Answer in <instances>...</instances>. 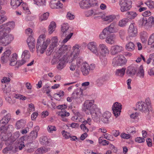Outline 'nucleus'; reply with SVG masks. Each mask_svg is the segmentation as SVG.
<instances>
[{
	"label": "nucleus",
	"mask_w": 154,
	"mask_h": 154,
	"mask_svg": "<svg viewBox=\"0 0 154 154\" xmlns=\"http://www.w3.org/2000/svg\"><path fill=\"white\" fill-rule=\"evenodd\" d=\"M71 48V46L70 45H63L56 52V53L60 55V57L62 56H63L64 55H65V54Z\"/></svg>",
	"instance_id": "9d476101"
},
{
	"label": "nucleus",
	"mask_w": 154,
	"mask_h": 154,
	"mask_svg": "<svg viewBox=\"0 0 154 154\" xmlns=\"http://www.w3.org/2000/svg\"><path fill=\"white\" fill-rule=\"evenodd\" d=\"M9 59V56H7L4 55L1 57V61L3 63H6Z\"/></svg>",
	"instance_id": "69168bd1"
},
{
	"label": "nucleus",
	"mask_w": 154,
	"mask_h": 154,
	"mask_svg": "<svg viewBox=\"0 0 154 154\" xmlns=\"http://www.w3.org/2000/svg\"><path fill=\"white\" fill-rule=\"evenodd\" d=\"M59 115L61 116L62 117L65 116H68L69 115V113L66 112L65 109H63L59 113Z\"/></svg>",
	"instance_id": "603ef678"
},
{
	"label": "nucleus",
	"mask_w": 154,
	"mask_h": 154,
	"mask_svg": "<svg viewBox=\"0 0 154 154\" xmlns=\"http://www.w3.org/2000/svg\"><path fill=\"white\" fill-rule=\"evenodd\" d=\"M99 47L100 49V52L101 55H102L103 56H105L106 54L109 53V50L107 47L104 44H100Z\"/></svg>",
	"instance_id": "aec40b11"
},
{
	"label": "nucleus",
	"mask_w": 154,
	"mask_h": 154,
	"mask_svg": "<svg viewBox=\"0 0 154 154\" xmlns=\"http://www.w3.org/2000/svg\"><path fill=\"white\" fill-rule=\"evenodd\" d=\"M26 61L24 60H18L16 62V66L15 67L16 68L18 69L20 66H21L24 64L26 63Z\"/></svg>",
	"instance_id": "864d4df0"
},
{
	"label": "nucleus",
	"mask_w": 154,
	"mask_h": 154,
	"mask_svg": "<svg viewBox=\"0 0 154 154\" xmlns=\"http://www.w3.org/2000/svg\"><path fill=\"white\" fill-rule=\"evenodd\" d=\"M34 3L38 6L45 5V0H34Z\"/></svg>",
	"instance_id": "3c124183"
},
{
	"label": "nucleus",
	"mask_w": 154,
	"mask_h": 154,
	"mask_svg": "<svg viewBox=\"0 0 154 154\" xmlns=\"http://www.w3.org/2000/svg\"><path fill=\"white\" fill-rule=\"evenodd\" d=\"M81 46L76 44L72 48L73 51L67 57L65 55L59 59V63L57 66L58 69H61L63 68L64 64L66 62L69 63L72 62L78 57L80 52L79 48Z\"/></svg>",
	"instance_id": "f03ea898"
},
{
	"label": "nucleus",
	"mask_w": 154,
	"mask_h": 154,
	"mask_svg": "<svg viewBox=\"0 0 154 154\" xmlns=\"http://www.w3.org/2000/svg\"><path fill=\"white\" fill-rule=\"evenodd\" d=\"M97 4V2L96 0H83L79 3L81 8L83 9L96 6Z\"/></svg>",
	"instance_id": "0eeeda50"
},
{
	"label": "nucleus",
	"mask_w": 154,
	"mask_h": 154,
	"mask_svg": "<svg viewBox=\"0 0 154 154\" xmlns=\"http://www.w3.org/2000/svg\"><path fill=\"white\" fill-rule=\"evenodd\" d=\"M57 1L55 0H53L50 2V6L52 9H58L57 6Z\"/></svg>",
	"instance_id": "49530a36"
},
{
	"label": "nucleus",
	"mask_w": 154,
	"mask_h": 154,
	"mask_svg": "<svg viewBox=\"0 0 154 154\" xmlns=\"http://www.w3.org/2000/svg\"><path fill=\"white\" fill-rule=\"evenodd\" d=\"M125 48L127 50L132 51L135 49V45L133 42H130L126 43Z\"/></svg>",
	"instance_id": "cd10ccee"
},
{
	"label": "nucleus",
	"mask_w": 154,
	"mask_h": 154,
	"mask_svg": "<svg viewBox=\"0 0 154 154\" xmlns=\"http://www.w3.org/2000/svg\"><path fill=\"white\" fill-rule=\"evenodd\" d=\"M153 43H154V33L150 36L148 39V45H151Z\"/></svg>",
	"instance_id": "4d7b16f0"
},
{
	"label": "nucleus",
	"mask_w": 154,
	"mask_h": 154,
	"mask_svg": "<svg viewBox=\"0 0 154 154\" xmlns=\"http://www.w3.org/2000/svg\"><path fill=\"white\" fill-rule=\"evenodd\" d=\"M94 13V11L93 10H91L86 11L85 14L86 17H89L91 16Z\"/></svg>",
	"instance_id": "774afa93"
},
{
	"label": "nucleus",
	"mask_w": 154,
	"mask_h": 154,
	"mask_svg": "<svg viewBox=\"0 0 154 154\" xmlns=\"http://www.w3.org/2000/svg\"><path fill=\"white\" fill-rule=\"evenodd\" d=\"M126 68L125 67L122 68L121 69H117L116 71V75L117 76H119L122 77L125 74Z\"/></svg>",
	"instance_id": "473e14b6"
},
{
	"label": "nucleus",
	"mask_w": 154,
	"mask_h": 154,
	"mask_svg": "<svg viewBox=\"0 0 154 154\" xmlns=\"http://www.w3.org/2000/svg\"><path fill=\"white\" fill-rule=\"evenodd\" d=\"M135 128L134 127H130L127 130V133L128 134H134L136 133Z\"/></svg>",
	"instance_id": "0e129e2a"
},
{
	"label": "nucleus",
	"mask_w": 154,
	"mask_h": 154,
	"mask_svg": "<svg viewBox=\"0 0 154 154\" xmlns=\"http://www.w3.org/2000/svg\"><path fill=\"white\" fill-rule=\"evenodd\" d=\"M57 47L55 45H50L48 46V48L46 51V54L47 55L49 56L52 54L54 51V50Z\"/></svg>",
	"instance_id": "c756f323"
},
{
	"label": "nucleus",
	"mask_w": 154,
	"mask_h": 154,
	"mask_svg": "<svg viewBox=\"0 0 154 154\" xmlns=\"http://www.w3.org/2000/svg\"><path fill=\"white\" fill-rule=\"evenodd\" d=\"M99 143L100 144H102L103 146L107 145L109 144V142L107 140H103L102 138L100 137L99 138Z\"/></svg>",
	"instance_id": "8fccbe9b"
},
{
	"label": "nucleus",
	"mask_w": 154,
	"mask_h": 154,
	"mask_svg": "<svg viewBox=\"0 0 154 154\" xmlns=\"http://www.w3.org/2000/svg\"><path fill=\"white\" fill-rule=\"evenodd\" d=\"M22 3V0H11V5L13 9H15Z\"/></svg>",
	"instance_id": "393cba45"
},
{
	"label": "nucleus",
	"mask_w": 154,
	"mask_h": 154,
	"mask_svg": "<svg viewBox=\"0 0 154 154\" xmlns=\"http://www.w3.org/2000/svg\"><path fill=\"white\" fill-rule=\"evenodd\" d=\"M88 64L87 63L84 64L81 67V71L84 75H87L90 71Z\"/></svg>",
	"instance_id": "b1692460"
},
{
	"label": "nucleus",
	"mask_w": 154,
	"mask_h": 154,
	"mask_svg": "<svg viewBox=\"0 0 154 154\" xmlns=\"http://www.w3.org/2000/svg\"><path fill=\"white\" fill-rule=\"evenodd\" d=\"M138 24L140 27H143L147 29H149L147 23V20L146 17H143L139 20Z\"/></svg>",
	"instance_id": "4be33fe9"
},
{
	"label": "nucleus",
	"mask_w": 154,
	"mask_h": 154,
	"mask_svg": "<svg viewBox=\"0 0 154 154\" xmlns=\"http://www.w3.org/2000/svg\"><path fill=\"white\" fill-rule=\"evenodd\" d=\"M60 55L55 53L54 54L53 59L51 61V63L52 65H54L58 62V60L59 61V59L60 58ZM58 62L59 63V61Z\"/></svg>",
	"instance_id": "e433bc0d"
},
{
	"label": "nucleus",
	"mask_w": 154,
	"mask_h": 154,
	"mask_svg": "<svg viewBox=\"0 0 154 154\" xmlns=\"http://www.w3.org/2000/svg\"><path fill=\"white\" fill-rule=\"evenodd\" d=\"M147 23L149 29L150 28L153 24H154V18L152 17H150L147 20Z\"/></svg>",
	"instance_id": "de8ad7c7"
},
{
	"label": "nucleus",
	"mask_w": 154,
	"mask_h": 154,
	"mask_svg": "<svg viewBox=\"0 0 154 154\" xmlns=\"http://www.w3.org/2000/svg\"><path fill=\"white\" fill-rule=\"evenodd\" d=\"M128 34L130 36L134 37L137 35V30L134 23H131L129 26L128 30Z\"/></svg>",
	"instance_id": "ddd939ff"
},
{
	"label": "nucleus",
	"mask_w": 154,
	"mask_h": 154,
	"mask_svg": "<svg viewBox=\"0 0 154 154\" xmlns=\"http://www.w3.org/2000/svg\"><path fill=\"white\" fill-rule=\"evenodd\" d=\"M118 26L116 22H113L110 25L105 29H106L109 34L117 32L118 31Z\"/></svg>",
	"instance_id": "2eb2a0df"
},
{
	"label": "nucleus",
	"mask_w": 154,
	"mask_h": 154,
	"mask_svg": "<svg viewBox=\"0 0 154 154\" xmlns=\"http://www.w3.org/2000/svg\"><path fill=\"white\" fill-rule=\"evenodd\" d=\"M63 136L64 137L65 139H69L71 137V134L70 133L63 130L61 132Z\"/></svg>",
	"instance_id": "6e6d98bb"
},
{
	"label": "nucleus",
	"mask_w": 154,
	"mask_h": 154,
	"mask_svg": "<svg viewBox=\"0 0 154 154\" xmlns=\"http://www.w3.org/2000/svg\"><path fill=\"white\" fill-rule=\"evenodd\" d=\"M27 42L30 49L33 51V49H35V39L32 36H29L27 39Z\"/></svg>",
	"instance_id": "6ab92c4d"
},
{
	"label": "nucleus",
	"mask_w": 154,
	"mask_h": 154,
	"mask_svg": "<svg viewBox=\"0 0 154 154\" xmlns=\"http://www.w3.org/2000/svg\"><path fill=\"white\" fill-rule=\"evenodd\" d=\"M126 60L124 56L120 55L115 58L113 60L112 64L114 66H122L126 62Z\"/></svg>",
	"instance_id": "6e6552de"
},
{
	"label": "nucleus",
	"mask_w": 154,
	"mask_h": 154,
	"mask_svg": "<svg viewBox=\"0 0 154 154\" xmlns=\"http://www.w3.org/2000/svg\"><path fill=\"white\" fill-rule=\"evenodd\" d=\"M115 18V16L113 15H109L105 17L103 19L104 21L110 23Z\"/></svg>",
	"instance_id": "79ce46f5"
},
{
	"label": "nucleus",
	"mask_w": 154,
	"mask_h": 154,
	"mask_svg": "<svg viewBox=\"0 0 154 154\" xmlns=\"http://www.w3.org/2000/svg\"><path fill=\"white\" fill-rule=\"evenodd\" d=\"M116 36L114 34L110 35L108 36L106 38V42L110 44H113L114 43Z\"/></svg>",
	"instance_id": "a878e982"
},
{
	"label": "nucleus",
	"mask_w": 154,
	"mask_h": 154,
	"mask_svg": "<svg viewBox=\"0 0 154 154\" xmlns=\"http://www.w3.org/2000/svg\"><path fill=\"white\" fill-rule=\"evenodd\" d=\"M10 143H9V145H11L15 141L16 139L19 137V134L18 132H16L14 133L13 135L10 136Z\"/></svg>",
	"instance_id": "c85d7f7f"
},
{
	"label": "nucleus",
	"mask_w": 154,
	"mask_h": 154,
	"mask_svg": "<svg viewBox=\"0 0 154 154\" xmlns=\"http://www.w3.org/2000/svg\"><path fill=\"white\" fill-rule=\"evenodd\" d=\"M49 16V13L48 12H46L40 16L39 19L42 21L43 20H46Z\"/></svg>",
	"instance_id": "5fc2aeb1"
},
{
	"label": "nucleus",
	"mask_w": 154,
	"mask_h": 154,
	"mask_svg": "<svg viewBox=\"0 0 154 154\" xmlns=\"http://www.w3.org/2000/svg\"><path fill=\"white\" fill-rule=\"evenodd\" d=\"M29 135L32 138H33V139L35 140L37 137L38 134L37 132L32 131Z\"/></svg>",
	"instance_id": "e2e57ef3"
},
{
	"label": "nucleus",
	"mask_w": 154,
	"mask_h": 154,
	"mask_svg": "<svg viewBox=\"0 0 154 154\" xmlns=\"http://www.w3.org/2000/svg\"><path fill=\"white\" fill-rule=\"evenodd\" d=\"M138 70V66L137 65L131 66L128 67L126 73L129 76L134 75L137 72Z\"/></svg>",
	"instance_id": "f3484780"
},
{
	"label": "nucleus",
	"mask_w": 154,
	"mask_h": 154,
	"mask_svg": "<svg viewBox=\"0 0 154 154\" xmlns=\"http://www.w3.org/2000/svg\"><path fill=\"white\" fill-rule=\"evenodd\" d=\"M49 150V149H47L45 147H41L37 149L36 152L39 154H41L43 153H45Z\"/></svg>",
	"instance_id": "a19ab883"
},
{
	"label": "nucleus",
	"mask_w": 154,
	"mask_h": 154,
	"mask_svg": "<svg viewBox=\"0 0 154 154\" xmlns=\"http://www.w3.org/2000/svg\"><path fill=\"white\" fill-rule=\"evenodd\" d=\"M91 113L90 114L91 115L92 118L94 120H99L100 117L102 116V113L100 111V109L97 107L94 110V111Z\"/></svg>",
	"instance_id": "4468645a"
},
{
	"label": "nucleus",
	"mask_w": 154,
	"mask_h": 154,
	"mask_svg": "<svg viewBox=\"0 0 154 154\" xmlns=\"http://www.w3.org/2000/svg\"><path fill=\"white\" fill-rule=\"evenodd\" d=\"M69 26L67 23H64L61 26L60 36L62 38L66 37L63 40V42H66L69 39L73 34V32H71L69 29Z\"/></svg>",
	"instance_id": "7ed1b4c3"
},
{
	"label": "nucleus",
	"mask_w": 154,
	"mask_h": 154,
	"mask_svg": "<svg viewBox=\"0 0 154 154\" xmlns=\"http://www.w3.org/2000/svg\"><path fill=\"white\" fill-rule=\"evenodd\" d=\"M71 48V46L70 45H63L56 52V53L60 55V57L62 56H63L64 55H65V54Z\"/></svg>",
	"instance_id": "9b49d317"
},
{
	"label": "nucleus",
	"mask_w": 154,
	"mask_h": 154,
	"mask_svg": "<svg viewBox=\"0 0 154 154\" xmlns=\"http://www.w3.org/2000/svg\"><path fill=\"white\" fill-rule=\"evenodd\" d=\"M41 144L43 145H48L49 143L48 138L46 136H42L40 137L39 140Z\"/></svg>",
	"instance_id": "58836bf2"
},
{
	"label": "nucleus",
	"mask_w": 154,
	"mask_h": 154,
	"mask_svg": "<svg viewBox=\"0 0 154 154\" xmlns=\"http://www.w3.org/2000/svg\"><path fill=\"white\" fill-rule=\"evenodd\" d=\"M58 40L57 36L53 37L51 39V45H54L55 46L57 47L58 45Z\"/></svg>",
	"instance_id": "37998d69"
},
{
	"label": "nucleus",
	"mask_w": 154,
	"mask_h": 154,
	"mask_svg": "<svg viewBox=\"0 0 154 154\" xmlns=\"http://www.w3.org/2000/svg\"><path fill=\"white\" fill-rule=\"evenodd\" d=\"M11 25L14 26V22H11L6 24H2L0 26V45L6 46L14 39V36L9 34L11 29L8 26Z\"/></svg>",
	"instance_id": "f257e3e1"
},
{
	"label": "nucleus",
	"mask_w": 154,
	"mask_h": 154,
	"mask_svg": "<svg viewBox=\"0 0 154 154\" xmlns=\"http://www.w3.org/2000/svg\"><path fill=\"white\" fill-rule=\"evenodd\" d=\"M21 7L23 9V10L25 11V13L27 14H29L30 13V11H29L28 8L27 7L26 5L23 3L21 6Z\"/></svg>",
	"instance_id": "09e8293b"
},
{
	"label": "nucleus",
	"mask_w": 154,
	"mask_h": 154,
	"mask_svg": "<svg viewBox=\"0 0 154 154\" xmlns=\"http://www.w3.org/2000/svg\"><path fill=\"white\" fill-rule=\"evenodd\" d=\"M24 143H26L25 144V148L26 149L34 147L33 143L28 142L26 141H24Z\"/></svg>",
	"instance_id": "680f3d73"
},
{
	"label": "nucleus",
	"mask_w": 154,
	"mask_h": 154,
	"mask_svg": "<svg viewBox=\"0 0 154 154\" xmlns=\"http://www.w3.org/2000/svg\"><path fill=\"white\" fill-rule=\"evenodd\" d=\"M128 17L131 19H134L137 16V14L135 12H127L126 14Z\"/></svg>",
	"instance_id": "4c0bfd02"
},
{
	"label": "nucleus",
	"mask_w": 154,
	"mask_h": 154,
	"mask_svg": "<svg viewBox=\"0 0 154 154\" xmlns=\"http://www.w3.org/2000/svg\"><path fill=\"white\" fill-rule=\"evenodd\" d=\"M122 105L121 103L116 102L114 104L112 107L113 113L116 117L120 115L121 112Z\"/></svg>",
	"instance_id": "f8f14e48"
},
{
	"label": "nucleus",
	"mask_w": 154,
	"mask_h": 154,
	"mask_svg": "<svg viewBox=\"0 0 154 154\" xmlns=\"http://www.w3.org/2000/svg\"><path fill=\"white\" fill-rule=\"evenodd\" d=\"M107 29H104L102 33L99 36L100 39H103L105 38L109 34Z\"/></svg>",
	"instance_id": "ea45409f"
},
{
	"label": "nucleus",
	"mask_w": 154,
	"mask_h": 154,
	"mask_svg": "<svg viewBox=\"0 0 154 154\" xmlns=\"http://www.w3.org/2000/svg\"><path fill=\"white\" fill-rule=\"evenodd\" d=\"M93 100H86L84 103L83 109L86 113L89 114L97 107L94 104Z\"/></svg>",
	"instance_id": "39448f33"
},
{
	"label": "nucleus",
	"mask_w": 154,
	"mask_h": 154,
	"mask_svg": "<svg viewBox=\"0 0 154 154\" xmlns=\"http://www.w3.org/2000/svg\"><path fill=\"white\" fill-rule=\"evenodd\" d=\"M138 71L137 73V75L141 78H143L144 73L143 67L142 65H140L139 67H138Z\"/></svg>",
	"instance_id": "7c9ffc66"
},
{
	"label": "nucleus",
	"mask_w": 154,
	"mask_h": 154,
	"mask_svg": "<svg viewBox=\"0 0 154 154\" xmlns=\"http://www.w3.org/2000/svg\"><path fill=\"white\" fill-rule=\"evenodd\" d=\"M105 81V77L103 76L98 78L96 81V84L98 86L100 87L103 85Z\"/></svg>",
	"instance_id": "f704fd0d"
},
{
	"label": "nucleus",
	"mask_w": 154,
	"mask_h": 154,
	"mask_svg": "<svg viewBox=\"0 0 154 154\" xmlns=\"http://www.w3.org/2000/svg\"><path fill=\"white\" fill-rule=\"evenodd\" d=\"M17 55L16 53L13 54L10 60V65L12 66H14L16 65L17 61Z\"/></svg>",
	"instance_id": "2f4dec72"
},
{
	"label": "nucleus",
	"mask_w": 154,
	"mask_h": 154,
	"mask_svg": "<svg viewBox=\"0 0 154 154\" xmlns=\"http://www.w3.org/2000/svg\"><path fill=\"white\" fill-rule=\"evenodd\" d=\"M136 107L140 111L145 113H149L148 108L144 102L140 101L137 102L136 104Z\"/></svg>",
	"instance_id": "1a4fd4ad"
},
{
	"label": "nucleus",
	"mask_w": 154,
	"mask_h": 154,
	"mask_svg": "<svg viewBox=\"0 0 154 154\" xmlns=\"http://www.w3.org/2000/svg\"><path fill=\"white\" fill-rule=\"evenodd\" d=\"M104 138L108 140L113 141L114 140V138L113 136L108 133H106L105 134H104Z\"/></svg>",
	"instance_id": "052dcab7"
},
{
	"label": "nucleus",
	"mask_w": 154,
	"mask_h": 154,
	"mask_svg": "<svg viewBox=\"0 0 154 154\" xmlns=\"http://www.w3.org/2000/svg\"><path fill=\"white\" fill-rule=\"evenodd\" d=\"M88 48L94 54L97 55L98 54L97 46L95 42H91L89 43L88 45Z\"/></svg>",
	"instance_id": "a211bd4d"
},
{
	"label": "nucleus",
	"mask_w": 154,
	"mask_h": 154,
	"mask_svg": "<svg viewBox=\"0 0 154 154\" xmlns=\"http://www.w3.org/2000/svg\"><path fill=\"white\" fill-rule=\"evenodd\" d=\"M120 136L122 138L126 139L130 138L131 137L130 134H128L125 133H122L121 134Z\"/></svg>",
	"instance_id": "338daca9"
},
{
	"label": "nucleus",
	"mask_w": 154,
	"mask_h": 154,
	"mask_svg": "<svg viewBox=\"0 0 154 154\" xmlns=\"http://www.w3.org/2000/svg\"><path fill=\"white\" fill-rule=\"evenodd\" d=\"M24 142H28L33 143V142L35 140L33 138H32L29 135L28 137H24Z\"/></svg>",
	"instance_id": "bf43d9fd"
},
{
	"label": "nucleus",
	"mask_w": 154,
	"mask_h": 154,
	"mask_svg": "<svg viewBox=\"0 0 154 154\" xmlns=\"http://www.w3.org/2000/svg\"><path fill=\"white\" fill-rule=\"evenodd\" d=\"M3 134H1L0 136L1 140L2 141H5L6 142L5 144L6 145L9 144L10 143V137L9 135L6 134L5 133H3Z\"/></svg>",
	"instance_id": "bb28decb"
},
{
	"label": "nucleus",
	"mask_w": 154,
	"mask_h": 154,
	"mask_svg": "<svg viewBox=\"0 0 154 154\" xmlns=\"http://www.w3.org/2000/svg\"><path fill=\"white\" fill-rule=\"evenodd\" d=\"M122 51H123V48L122 46L115 45L111 47L110 52L112 55H115Z\"/></svg>",
	"instance_id": "dca6fc26"
},
{
	"label": "nucleus",
	"mask_w": 154,
	"mask_h": 154,
	"mask_svg": "<svg viewBox=\"0 0 154 154\" xmlns=\"http://www.w3.org/2000/svg\"><path fill=\"white\" fill-rule=\"evenodd\" d=\"M11 118V114L8 113L4 116L1 120L0 123L5 125L8 123Z\"/></svg>",
	"instance_id": "5701e85b"
},
{
	"label": "nucleus",
	"mask_w": 154,
	"mask_h": 154,
	"mask_svg": "<svg viewBox=\"0 0 154 154\" xmlns=\"http://www.w3.org/2000/svg\"><path fill=\"white\" fill-rule=\"evenodd\" d=\"M56 26L55 22H52L49 25L48 27V32L50 34H52L55 30Z\"/></svg>",
	"instance_id": "72a5a7b5"
},
{
	"label": "nucleus",
	"mask_w": 154,
	"mask_h": 154,
	"mask_svg": "<svg viewBox=\"0 0 154 154\" xmlns=\"http://www.w3.org/2000/svg\"><path fill=\"white\" fill-rule=\"evenodd\" d=\"M128 21V19H123L120 20L118 23V25L120 27H124L127 24Z\"/></svg>",
	"instance_id": "c03bdc74"
},
{
	"label": "nucleus",
	"mask_w": 154,
	"mask_h": 154,
	"mask_svg": "<svg viewBox=\"0 0 154 154\" xmlns=\"http://www.w3.org/2000/svg\"><path fill=\"white\" fill-rule=\"evenodd\" d=\"M145 3L150 8H154V2L152 0L149 1Z\"/></svg>",
	"instance_id": "13d9d810"
},
{
	"label": "nucleus",
	"mask_w": 154,
	"mask_h": 154,
	"mask_svg": "<svg viewBox=\"0 0 154 154\" xmlns=\"http://www.w3.org/2000/svg\"><path fill=\"white\" fill-rule=\"evenodd\" d=\"M119 3L122 12L127 11L132 7V2L131 0H121Z\"/></svg>",
	"instance_id": "423d86ee"
},
{
	"label": "nucleus",
	"mask_w": 154,
	"mask_h": 154,
	"mask_svg": "<svg viewBox=\"0 0 154 154\" xmlns=\"http://www.w3.org/2000/svg\"><path fill=\"white\" fill-rule=\"evenodd\" d=\"M25 123V121L22 119L17 121L15 124L16 128L17 129H20L24 126Z\"/></svg>",
	"instance_id": "c9c22d12"
},
{
	"label": "nucleus",
	"mask_w": 154,
	"mask_h": 154,
	"mask_svg": "<svg viewBox=\"0 0 154 154\" xmlns=\"http://www.w3.org/2000/svg\"><path fill=\"white\" fill-rule=\"evenodd\" d=\"M145 104L146 106L148 108L149 110V111L152 110V106L151 101L150 99L149 98H147L145 100Z\"/></svg>",
	"instance_id": "a18cd8bd"
},
{
	"label": "nucleus",
	"mask_w": 154,
	"mask_h": 154,
	"mask_svg": "<svg viewBox=\"0 0 154 154\" xmlns=\"http://www.w3.org/2000/svg\"><path fill=\"white\" fill-rule=\"evenodd\" d=\"M111 113L108 111L105 112L103 114V118L101 119V121L104 123H107L109 122V119L111 116Z\"/></svg>",
	"instance_id": "412c9836"
},
{
	"label": "nucleus",
	"mask_w": 154,
	"mask_h": 154,
	"mask_svg": "<svg viewBox=\"0 0 154 154\" xmlns=\"http://www.w3.org/2000/svg\"><path fill=\"white\" fill-rule=\"evenodd\" d=\"M45 37V35H42L39 36L37 40L36 48L38 52L41 54H43L47 48L46 44L45 43H43V38Z\"/></svg>",
	"instance_id": "20e7f679"
}]
</instances>
